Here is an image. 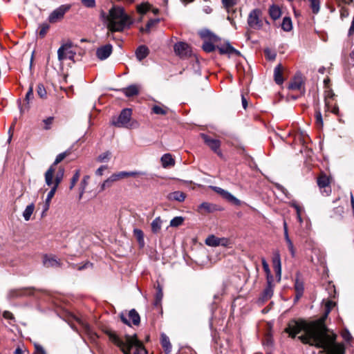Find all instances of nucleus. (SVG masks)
Here are the masks:
<instances>
[{
	"mask_svg": "<svg viewBox=\"0 0 354 354\" xmlns=\"http://www.w3.org/2000/svg\"><path fill=\"white\" fill-rule=\"evenodd\" d=\"M285 331L292 337L303 331L304 334L299 337L303 343L322 348L326 354L344 353V346L335 342L336 335L328 334L324 320L319 319L311 322L291 320Z\"/></svg>",
	"mask_w": 354,
	"mask_h": 354,
	"instance_id": "obj_1",
	"label": "nucleus"
},
{
	"mask_svg": "<svg viewBox=\"0 0 354 354\" xmlns=\"http://www.w3.org/2000/svg\"><path fill=\"white\" fill-rule=\"evenodd\" d=\"M100 18L106 24L111 32H122L125 28L129 27L133 21L122 7L113 6L106 14L103 10L100 12Z\"/></svg>",
	"mask_w": 354,
	"mask_h": 354,
	"instance_id": "obj_2",
	"label": "nucleus"
},
{
	"mask_svg": "<svg viewBox=\"0 0 354 354\" xmlns=\"http://www.w3.org/2000/svg\"><path fill=\"white\" fill-rule=\"evenodd\" d=\"M106 334L110 341L118 346L124 354H147L142 343L137 339L136 335H125L124 339L119 337L112 330H106Z\"/></svg>",
	"mask_w": 354,
	"mask_h": 354,
	"instance_id": "obj_3",
	"label": "nucleus"
},
{
	"mask_svg": "<svg viewBox=\"0 0 354 354\" xmlns=\"http://www.w3.org/2000/svg\"><path fill=\"white\" fill-rule=\"evenodd\" d=\"M71 153V150L68 149L63 153L58 154L54 162L49 167L44 174L45 183L46 184L50 185L52 183V178H55V167L59 162H61L66 157L69 156Z\"/></svg>",
	"mask_w": 354,
	"mask_h": 354,
	"instance_id": "obj_4",
	"label": "nucleus"
},
{
	"mask_svg": "<svg viewBox=\"0 0 354 354\" xmlns=\"http://www.w3.org/2000/svg\"><path fill=\"white\" fill-rule=\"evenodd\" d=\"M64 171V168L62 167H59L58 171L55 174V178H52V183L50 185L46 184L48 187H50L51 189L48 193L45 201L49 202L50 203L52 198L54 197L55 194V192L59 187V185L63 180Z\"/></svg>",
	"mask_w": 354,
	"mask_h": 354,
	"instance_id": "obj_5",
	"label": "nucleus"
},
{
	"mask_svg": "<svg viewBox=\"0 0 354 354\" xmlns=\"http://www.w3.org/2000/svg\"><path fill=\"white\" fill-rule=\"evenodd\" d=\"M132 111L131 109H123L119 115L116 121H113V124L118 127L131 128L133 123L131 122Z\"/></svg>",
	"mask_w": 354,
	"mask_h": 354,
	"instance_id": "obj_6",
	"label": "nucleus"
},
{
	"mask_svg": "<svg viewBox=\"0 0 354 354\" xmlns=\"http://www.w3.org/2000/svg\"><path fill=\"white\" fill-rule=\"evenodd\" d=\"M262 12L259 9L252 10L248 18V26L255 30L261 29L263 26V21L261 19Z\"/></svg>",
	"mask_w": 354,
	"mask_h": 354,
	"instance_id": "obj_7",
	"label": "nucleus"
},
{
	"mask_svg": "<svg viewBox=\"0 0 354 354\" xmlns=\"http://www.w3.org/2000/svg\"><path fill=\"white\" fill-rule=\"evenodd\" d=\"M75 53L72 50V44L68 42L62 44L57 50V57L59 62L68 59H74Z\"/></svg>",
	"mask_w": 354,
	"mask_h": 354,
	"instance_id": "obj_8",
	"label": "nucleus"
},
{
	"mask_svg": "<svg viewBox=\"0 0 354 354\" xmlns=\"http://www.w3.org/2000/svg\"><path fill=\"white\" fill-rule=\"evenodd\" d=\"M175 54L181 59H185L191 56V47L185 42L180 41L174 46Z\"/></svg>",
	"mask_w": 354,
	"mask_h": 354,
	"instance_id": "obj_9",
	"label": "nucleus"
},
{
	"mask_svg": "<svg viewBox=\"0 0 354 354\" xmlns=\"http://www.w3.org/2000/svg\"><path fill=\"white\" fill-rule=\"evenodd\" d=\"M205 243L212 247L216 246H224V247H232V242L229 239L227 238H218L215 236L214 235L209 236L206 240Z\"/></svg>",
	"mask_w": 354,
	"mask_h": 354,
	"instance_id": "obj_10",
	"label": "nucleus"
},
{
	"mask_svg": "<svg viewBox=\"0 0 354 354\" xmlns=\"http://www.w3.org/2000/svg\"><path fill=\"white\" fill-rule=\"evenodd\" d=\"M71 8L70 5H62L55 10H53L48 17L49 22L53 24L61 20L65 13Z\"/></svg>",
	"mask_w": 354,
	"mask_h": 354,
	"instance_id": "obj_11",
	"label": "nucleus"
},
{
	"mask_svg": "<svg viewBox=\"0 0 354 354\" xmlns=\"http://www.w3.org/2000/svg\"><path fill=\"white\" fill-rule=\"evenodd\" d=\"M317 185L322 192H324L326 196H329L331 193L330 187V179L325 174L322 173L317 179Z\"/></svg>",
	"mask_w": 354,
	"mask_h": 354,
	"instance_id": "obj_12",
	"label": "nucleus"
},
{
	"mask_svg": "<svg viewBox=\"0 0 354 354\" xmlns=\"http://www.w3.org/2000/svg\"><path fill=\"white\" fill-rule=\"evenodd\" d=\"M201 138L204 140L205 143L208 145V147L212 149L215 153H216L218 156H221L222 153L220 151L221 142L217 139H214L210 138L206 134L201 133Z\"/></svg>",
	"mask_w": 354,
	"mask_h": 354,
	"instance_id": "obj_13",
	"label": "nucleus"
},
{
	"mask_svg": "<svg viewBox=\"0 0 354 354\" xmlns=\"http://www.w3.org/2000/svg\"><path fill=\"white\" fill-rule=\"evenodd\" d=\"M124 178H125L124 176L123 171L113 174L102 183L101 185V190H104L106 188L111 187L115 182Z\"/></svg>",
	"mask_w": 354,
	"mask_h": 354,
	"instance_id": "obj_14",
	"label": "nucleus"
},
{
	"mask_svg": "<svg viewBox=\"0 0 354 354\" xmlns=\"http://www.w3.org/2000/svg\"><path fill=\"white\" fill-rule=\"evenodd\" d=\"M112 50V46L111 44H106L97 49L96 55L100 60L106 59L111 55Z\"/></svg>",
	"mask_w": 354,
	"mask_h": 354,
	"instance_id": "obj_15",
	"label": "nucleus"
},
{
	"mask_svg": "<svg viewBox=\"0 0 354 354\" xmlns=\"http://www.w3.org/2000/svg\"><path fill=\"white\" fill-rule=\"evenodd\" d=\"M43 264L46 268H57L61 266L60 261L53 255H44L43 258Z\"/></svg>",
	"mask_w": 354,
	"mask_h": 354,
	"instance_id": "obj_16",
	"label": "nucleus"
},
{
	"mask_svg": "<svg viewBox=\"0 0 354 354\" xmlns=\"http://www.w3.org/2000/svg\"><path fill=\"white\" fill-rule=\"evenodd\" d=\"M140 86L138 84H131L122 89V92L128 97L138 95L140 93Z\"/></svg>",
	"mask_w": 354,
	"mask_h": 354,
	"instance_id": "obj_17",
	"label": "nucleus"
},
{
	"mask_svg": "<svg viewBox=\"0 0 354 354\" xmlns=\"http://www.w3.org/2000/svg\"><path fill=\"white\" fill-rule=\"evenodd\" d=\"M303 86L302 78L300 75L295 76L290 82L288 88L292 91H301Z\"/></svg>",
	"mask_w": 354,
	"mask_h": 354,
	"instance_id": "obj_18",
	"label": "nucleus"
},
{
	"mask_svg": "<svg viewBox=\"0 0 354 354\" xmlns=\"http://www.w3.org/2000/svg\"><path fill=\"white\" fill-rule=\"evenodd\" d=\"M217 48H218L220 54H221V55H223V54L239 55V52L237 50H236L233 46H232L230 44H226L220 47L218 46Z\"/></svg>",
	"mask_w": 354,
	"mask_h": 354,
	"instance_id": "obj_19",
	"label": "nucleus"
},
{
	"mask_svg": "<svg viewBox=\"0 0 354 354\" xmlns=\"http://www.w3.org/2000/svg\"><path fill=\"white\" fill-rule=\"evenodd\" d=\"M162 166L164 168L173 167L175 165V160L173 158L171 154L165 153L164 154L160 159Z\"/></svg>",
	"mask_w": 354,
	"mask_h": 354,
	"instance_id": "obj_20",
	"label": "nucleus"
},
{
	"mask_svg": "<svg viewBox=\"0 0 354 354\" xmlns=\"http://www.w3.org/2000/svg\"><path fill=\"white\" fill-rule=\"evenodd\" d=\"M185 194L180 191L174 192L167 195V198L169 201H176L178 202H183L185 201Z\"/></svg>",
	"mask_w": 354,
	"mask_h": 354,
	"instance_id": "obj_21",
	"label": "nucleus"
},
{
	"mask_svg": "<svg viewBox=\"0 0 354 354\" xmlns=\"http://www.w3.org/2000/svg\"><path fill=\"white\" fill-rule=\"evenodd\" d=\"M283 66L281 64H278L274 70V81L277 84H281L283 82L282 77Z\"/></svg>",
	"mask_w": 354,
	"mask_h": 354,
	"instance_id": "obj_22",
	"label": "nucleus"
},
{
	"mask_svg": "<svg viewBox=\"0 0 354 354\" xmlns=\"http://www.w3.org/2000/svg\"><path fill=\"white\" fill-rule=\"evenodd\" d=\"M295 292H296L295 299L299 300L303 295L304 290V283L301 280H299L298 278L296 279V280H295Z\"/></svg>",
	"mask_w": 354,
	"mask_h": 354,
	"instance_id": "obj_23",
	"label": "nucleus"
},
{
	"mask_svg": "<svg viewBox=\"0 0 354 354\" xmlns=\"http://www.w3.org/2000/svg\"><path fill=\"white\" fill-rule=\"evenodd\" d=\"M216 209V205L209 203L204 202L198 206V211L201 213H210Z\"/></svg>",
	"mask_w": 354,
	"mask_h": 354,
	"instance_id": "obj_24",
	"label": "nucleus"
},
{
	"mask_svg": "<svg viewBox=\"0 0 354 354\" xmlns=\"http://www.w3.org/2000/svg\"><path fill=\"white\" fill-rule=\"evenodd\" d=\"M149 51L147 46H140L136 51V55L137 59L139 61H141L147 57V55H149Z\"/></svg>",
	"mask_w": 354,
	"mask_h": 354,
	"instance_id": "obj_25",
	"label": "nucleus"
},
{
	"mask_svg": "<svg viewBox=\"0 0 354 354\" xmlns=\"http://www.w3.org/2000/svg\"><path fill=\"white\" fill-rule=\"evenodd\" d=\"M152 113L156 115H165L168 113L169 109L163 104L153 106Z\"/></svg>",
	"mask_w": 354,
	"mask_h": 354,
	"instance_id": "obj_26",
	"label": "nucleus"
},
{
	"mask_svg": "<svg viewBox=\"0 0 354 354\" xmlns=\"http://www.w3.org/2000/svg\"><path fill=\"white\" fill-rule=\"evenodd\" d=\"M274 268L276 272L277 277H278V280L280 281L281 275V259L280 256L277 254L274 259H273Z\"/></svg>",
	"mask_w": 354,
	"mask_h": 354,
	"instance_id": "obj_27",
	"label": "nucleus"
},
{
	"mask_svg": "<svg viewBox=\"0 0 354 354\" xmlns=\"http://www.w3.org/2000/svg\"><path fill=\"white\" fill-rule=\"evenodd\" d=\"M162 221L160 216L156 217L151 223V231L154 234L158 233L162 227Z\"/></svg>",
	"mask_w": 354,
	"mask_h": 354,
	"instance_id": "obj_28",
	"label": "nucleus"
},
{
	"mask_svg": "<svg viewBox=\"0 0 354 354\" xmlns=\"http://www.w3.org/2000/svg\"><path fill=\"white\" fill-rule=\"evenodd\" d=\"M269 14L272 19L276 20L281 17V11L279 6L272 5L269 9Z\"/></svg>",
	"mask_w": 354,
	"mask_h": 354,
	"instance_id": "obj_29",
	"label": "nucleus"
},
{
	"mask_svg": "<svg viewBox=\"0 0 354 354\" xmlns=\"http://www.w3.org/2000/svg\"><path fill=\"white\" fill-rule=\"evenodd\" d=\"M273 295V286L267 285L266 288L263 291L261 299L263 301H267L272 297Z\"/></svg>",
	"mask_w": 354,
	"mask_h": 354,
	"instance_id": "obj_30",
	"label": "nucleus"
},
{
	"mask_svg": "<svg viewBox=\"0 0 354 354\" xmlns=\"http://www.w3.org/2000/svg\"><path fill=\"white\" fill-rule=\"evenodd\" d=\"M35 210V204L32 203L28 205L23 212V217L26 221H28Z\"/></svg>",
	"mask_w": 354,
	"mask_h": 354,
	"instance_id": "obj_31",
	"label": "nucleus"
},
{
	"mask_svg": "<svg viewBox=\"0 0 354 354\" xmlns=\"http://www.w3.org/2000/svg\"><path fill=\"white\" fill-rule=\"evenodd\" d=\"M161 344L166 352H170L171 350V344L169 337L165 334L161 335Z\"/></svg>",
	"mask_w": 354,
	"mask_h": 354,
	"instance_id": "obj_32",
	"label": "nucleus"
},
{
	"mask_svg": "<svg viewBox=\"0 0 354 354\" xmlns=\"http://www.w3.org/2000/svg\"><path fill=\"white\" fill-rule=\"evenodd\" d=\"M222 197L225 199H226L227 201L236 205H240L241 201L238 198H236L235 196H234L231 193L226 191L224 192Z\"/></svg>",
	"mask_w": 354,
	"mask_h": 354,
	"instance_id": "obj_33",
	"label": "nucleus"
},
{
	"mask_svg": "<svg viewBox=\"0 0 354 354\" xmlns=\"http://www.w3.org/2000/svg\"><path fill=\"white\" fill-rule=\"evenodd\" d=\"M129 319L132 321L134 325H138L140 322V315L134 309L131 310L128 314Z\"/></svg>",
	"mask_w": 354,
	"mask_h": 354,
	"instance_id": "obj_34",
	"label": "nucleus"
},
{
	"mask_svg": "<svg viewBox=\"0 0 354 354\" xmlns=\"http://www.w3.org/2000/svg\"><path fill=\"white\" fill-rule=\"evenodd\" d=\"M284 239H285L286 243L287 244L288 250L290 251V252L291 254L292 257H295L296 255V250L295 248V246H294V244H293L292 240L290 239L289 236H284Z\"/></svg>",
	"mask_w": 354,
	"mask_h": 354,
	"instance_id": "obj_35",
	"label": "nucleus"
},
{
	"mask_svg": "<svg viewBox=\"0 0 354 354\" xmlns=\"http://www.w3.org/2000/svg\"><path fill=\"white\" fill-rule=\"evenodd\" d=\"M281 28L284 31L288 32L292 30V21L290 17H284L281 24Z\"/></svg>",
	"mask_w": 354,
	"mask_h": 354,
	"instance_id": "obj_36",
	"label": "nucleus"
},
{
	"mask_svg": "<svg viewBox=\"0 0 354 354\" xmlns=\"http://www.w3.org/2000/svg\"><path fill=\"white\" fill-rule=\"evenodd\" d=\"M111 152L107 151L99 155L96 160L99 162H108L111 158Z\"/></svg>",
	"mask_w": 354,
	"mask_h": 354,
	"instance_id": "obj_37",
	"label": "nucleus"
},
{
	"mask_svg": "<svg viewBox=\"0 0 354 354\" xmlns=\"http://www.w3.org/2000/svg\"><path fill=\"white\" fill-rule=\"evenodd\" d=\"M133 234L137 239L139 244L143 245L145 244L143 232L140 229L136 228L133 230Z\"/></svg>",
	"mask_w": 354,
	"mask_h": 354,
	"instance_id": "obj_38",
	"label": "nucleus"
},
{
	"mask_svg": "<svg viewBox=\"0 0 354 354\" xmlns=\"http://www.w3.org/2000/svg\"><path fill=\"white\" fill-rule=\"evenodd\" d=\"M151 6L149 3H142L137 6V11L141 15L145 14L151 9Z\"/></svg>",
	"mask_w": 354,
	"mask_h": 354,
	"instance_id": "obj_39",
	"label": "nucleus"
},
{
	"mask_svg": "<svg viewBox=\"0 0 354 354\" xmlns=\"http://www.w3.org/2000/svg\"><path fill=\"white\" fill-rule=\"evenodd\" d=\"M37 95L41 99L47 98V92L46 90L42 84H39L37 86Z\"/></svg>",
	"mask_w": 354,
	"mask_h": 354,
	"instance_id": "obj_40",
	"label": "nucleus"
},
{
	"mask_svg": "<svg viewBox=\"0 0 354 354\" xmlns=\"http://www.w3.org/2000/svg\"><path fill=\"white\" fill-rule=\"evenodd\" d=\"M310 2V6L314 14H317L320 9V1L319 0H308Z\"/></svg>",
	"mask_w": 354,
	"mask_h": 354,
	"instance_id": "obj_41",
	"label": "nucleus"
},
{
	"mask_svg": "<svg viewBox=\"0 0 354 354\" xmlns=\"http://www.w3.org/2000/svg\"><path fill=\"white\" fill-rule=\"evenodd\" d=\"M89 179L88 176H85L80 183V198H82V195L84 194L86 187L88 185V180Z\"/></svg>",
	"mask_w": 354,
	"mask_h": 354,
	"instance_id": "obj_42",
	"label": "nucleus"
},
{
	"mask_svg": "<svg viewBox=\"0 0 354 354\" xmlns=\"http://www.w3.org/2000/svg\"><path fill=\"white\" fill-rule=\"evenodd\" d=\"M184 218L182 216H176L170 221V226L176 227L183 224Z\"/></svg>",
	"mask_w": 354,
	"mask_h": 354,
	"instance_id": "obj_43",
	"label": "nucleus"
},
{
	"mask_svg": "<svg viewBox=\"0 0 354 354\" xmlns=\"http://www.w3.org/2000/svg\"><path fill=\"white\" fill-rule=\"evenodd\" d=\"M123 171L124 176L125 178H129V177L136 178V177H138L140 176L145 175L144 172L139 171Z\"/></svg>",
	"mask_w": 354,
	"mask_h": 354,
	"instance_id": "obj_44",
	"label": "nucleus"
},
{
	"mask_svg": "<svg viewBox=\"0 0 354 354\" xmlns=\"http://www.w3.org/2000/svg\"><path fill=\"white\" fill-rule=\"evenodd\" d=\"M49 28H50V26L48 24H46V23L41 24L39 28V36L41 37H45L48 30H49Z\"/></svg>",
	"mask_w": 354,
	"mask_h": 354,
	"instance_id": "obj_45",
	"label": "nucleus"
},
{
	"mask_svg": "<svg viewBox=\"0 0 354 354\" xmlns=\"http://www.w3.org/2000/svg\"><path fill=\"white\" fill-rule=\"evenodd\" d=\"M315 120L317 128L322 129L323 127L324 122L322 113L319 110H317L315 112Z\"/></svg>",
	"mask_w": 354,
	"mask_h": 354,
	"instance_id": "obj_46",
	"label": "nucleus"
},
{
	"mask_svg": "<svg viewBox=\"0 0 354 354\" xmlns=\"http://www.w3.org/2000/svg\"><path fill=\"white\" fill-rule=\"evenodd\" d=\"M80 176V170L77 169L75 171V172L71 179V185L69 187L70 189H72L75 187V184L79 180Z\"/></svg>",
	"mask_w": 354,
	"mask_h": 354,
	"instance_id": "obj_47",
	"label": "nucleus"
},
{
	"mask_svg": "<svg viewBox=\"0 0 354 354\" xmlns=\"http://www.w3.org/2000/svg\"><path fill=\"white\" fill-rule=\"evenodd\" d=\"M160 21V19H150L146 26H145V28H142V30H145L146 32H149L151 27L153 26L154 25L157 24L158 22Z\"/></svg>",
	"mask_w": 354,
	"mask_h": 354,
	"instance_id": "obj_48",
	"label": "nucleus"
},
{
	"mask_svg": "<svg viewBox=\"0 0 354 354\" xmlns=\"http://www.w3.org/2000/svg\"><path fill=\"white\" fill-rule=\"evenodd\" d=\"M203 49L207 53H211L216 49V46L211 42L206 41L203 45Z\"/></svg>",
	"mask_w": 354,
	"mask_h": 354,
	"instance_id": "obj_49",
	"label": "nucleus"
},
{
	"mask_svg": "<svg viewBox=\"0 0 354 354\" xmlns=\"http://www.w3.org/2000/svg\"><path fill=\"white\" fill-rule=\"evenodd\" d=\"M334 95L335 94L332 90H328L325 92V104L328 108L330 105L329 100L332 99Z\"/></svg>",
	"mask_w": 354,
	"mask_h": 354,
	"instance_id": "obj_50",
	"label": "nucleus"
},
{
	"mask_svg": "<svg viewBox=\"0 0 354 354\" xmlns=\"http://www.w3.org/2000/svg\"><path fill=\"white\" fill-rule=\"evenodd\" d=\"M54 118L48 117L43 120V123L44 124V129L46 130H48L51 128V125L53 122Z\"/></svg>",
	"mask_w": 354,
	"mask_h": 354,
	"instance_id": "obj_51",
	"label": "nucleus"
},
{
	"mask_svg": "<svg viewBox=\"0 0 354 354\" xmlns=\"http://www.w3.org/2000/svg\"><path fill=\"white\" fill-rule=\"evenodd\" d=\"M335 303L332 301H328L325 304V316H327L332 308L335 306Z\"/></svg>",
	"mask_w": 354,
	"mask_h": 354,
	"instance_id": "obj_52",
	"label": "nucleus"
},
{
	"mask_svg": "<svg viewBox=\"0 0 354 354\" xmlns=\"http://www.w3.org/2000/svg\"><path fill=\"white\" fill-rule=\"evenodd\" d=\"M162 297H163L162 291H157L156 294V297H155L154 305L155 306L160 305L161 303V301L162 299Z\"/></svg>",
	"mask_w": 354,
	"mask_h": 354,
	"instance_id": "obj_53",
	"label": "nucleus"
},
{
	"mask_svg": "<svg viewBox=\"0 0 354 354\" xmlns=\"http://www.w3.org/2000/svg\"><path fill=\"white\" fill-rule=\"evenodd\" d=\"M32 98H33V88H32V86H30L29 89L26 95L25 100L28 104Z\"/></svg>",
	"mask_w": 354,
	"mask_h": 354,
	"instance_id": "obj_54",
	"label": "nucleus"
},
{
	"mask_svg": "<svg viewBox=\"0 0 354 354\" xmlns=\"http://www.w3.org/2000/svg\"><path fill=\"white\" fill-rule=\"evenodd\" d=\"M82 3L86 8H94L96 5L95 0H82Z\"/></svg>",
	"mask_w": 354,
	"mask_h": 354,
	"instance_id": "obj_55",
	"label": "nucleus"
},
{
	"mask_svg": "<svg viewBox=\"0 0 354 354\" xmlns=\"http://www.w3.org/2000/svg\"><path fill=\"white\" fill-rule=\"evenodd\" d=\"M26 290H15L10 292L11 297H18L25 294Z\"/></svg>",
	"mask_w": 354,
	"mask_h": 354,
	"instance_id": "obj_56",
	"label": "nucleus"
},
{
	"mask_svg": "<svg viewBox=\"0 0 354 354\" xmlns=\"http://www.w3.org/2000/svg\"><path fill=\"white\" fill-rule=\"evenodd\" d=\"M35 349L36 354H46L44 348L38 344H35Z\"/></svg>",
	"mask_w": 354,
	"mask_h": 354,
	"instance_id": "obj_57",
	"label": "nucleus"
},
{
	"mask_svg": "<svg viewBox=\"0 0 354 354\" xmlns=\"http://www.w3.org/2000/svg\"><path fill=\"white\" fill-rule=\"evenodd\" d=\"M222 3L225 8H232L234 4V0H222Z\"/></svg>",
	"mask_w": 354,
	"mask_h": 354,
	"instance_id": "obj_58",
	"label": "nucleus"
},
{
	"mask_svg": "<svg viewBox=\"0 0 354 354\" xmlns=\"http://www.w3.org/2000/svg\"><path fill=\"white\" fill-rule=\"evenodd\" d=\"M291 206L295 208V209L296 210L297 215L301 214V212L303 211V208L299 205H298L296 203H292L291 204Z\"/></svg>",
	"mask_w": 354,
	"mask_h": 354,
	"instance_id": "obj_59",
	"label": "nucleus"
},
{
	"mask_svg": "<svg viewBox=\"0 0 354 354\" xmlns=\"http://www.w3.org/2000/svg\"><path fill=\"white\" fill-rule=\"evenodd\" d=\"M108 167L106 165H102L100 166L95 171V174L97 176H102L103 175V172L104 170L107 169Z\"/></svg>",
	"mask_w": 354,
	"mask_h": 354,
	"instance_id": "obj_60",
	"label": "nucleus"
},
{
	"mask_svg": "<svg viewBox=\"0 0 354 354\" xmlns=\"http://www.w3.org/2000/svg\"><path fill=\"white\" fill-rule=\"evenodd\" d=\"M211 188H212V189H213L214 192H216L217 194H218L221 196L223 195L224 192H225V189H223L221 187H216V186H212Z\"/></svg>",
	"mask_w": 354,
	"mask_h": 354,
	"instance_id": "obj_61",
	"label": "nucleus"
},
{
	"mask_svg": "<svg viewBox=\"0 0 354 354\" xmlns=\"http://www.w3.org/2000/svg\"><path fill=\"white\" fill-rule=\"evenodd\" d=\"M267 285L273 286L272 282L274 280L273 276L271 272L266 274Z\"/></svg>",
	"mask_w": 354,
	"mask_h": 354,
	"instance_id": "obj_62",
	"label": "nucleus"
},
{
	"mask_svg": "<svg viewBox=\"0 0 354 354\" xmlns=\"http://www.w3.org/2000/svg\"><path fill=\"white\" fill-rule=\"evenodd\" d=\"M262 266H263V270L266 272V274L271 272L269 266L265 259L262 260Z\"/></svg>",
	"mask_w": 354,
	"mask_h": 354,
	"instance_id": "obj_63",
	"label": "nucleus"
},
{
	"mask_svg": "<svg viewBox=\"0 0 354 354\" xmlns=\"http://www.w3.org/2000/svg\"><path fill=\"white\" fill-rule=\"evenodd\" d=\"M3 316L6 319L12 320L14 319L13 315L9 311H5L3 314Z\"/></svg>",
	"mask_w": 354,
	"mask_h": 354,
	"instance_id": "obj_64",
	"label": "nucleus"
}]
</instances>
